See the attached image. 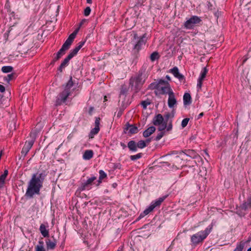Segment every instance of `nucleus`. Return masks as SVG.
<instances>
[{
    "instance_id": "nucleus-1",
    "label": "nucleus",
    "mask_w": 251,
    "mask_h": 251,
    "mask_svg": "<svg viewBox=\"0 0 251 251\" xmlns=\"http://www.w3.org/2000/svg\"><path fill=\"white\" fill-rule=\"evenodd\" d=\"M44 176L42 173L33 174L29 181L25 196L32 198L35 194H39L40 189L43 186Z\"/></svg>"
},
{
    "instance_id": "nucleus-2",
    "label": "nucleus",
    "mask_w": 251,
    "mask_h": 251,
    "mask_svg": "<svg viewBox=\"0 0 251 251\" xmlns=\"http://www.w3.org/2000/svg\"><path fill=\"white\" fill-rule=\"evenodd\" d=\"M79 28L76 29L72 34H71L65 43L63 44L62 48L58 51L56 56L53 59V61L55 62L59 59L62 55L65 54L66 51L68 50L72 45L74 39L75 38Z\"/></svg>"
},
{
    "instance_id": "nucleus-3",
    "label": "nucleus",
    "mask_w": 251,
    "mask_h": 251,
    "mask_svg": "<svg viewBox=\"0 0 251 251\" xmlns=\"http://www.w3.org/2000/svg\"><path fill=\"white\" fill-rule=\"evenodd\" d=\"M150 87L155 89L154 92L156 95H169V93L173 92L169 82L162 79H160L156 84H151Z\"/></svg>"
},
{
    "instance_id": "nucleus-4",
    "label": "nucleus",
    "mask_w": 251,
    "mask_h": 251,
    "mask_svg": "<svg viewBox=\"0 0 251 251\" xmlns=\"http://www.w3.org/2000/svg\"><path fill=\"white\" fill-rule=\"evenodd\" d=\"M73 84L74 83L72 81V77L71 76L69 80L65 86L64 91L58 96L56 101V105H60L63 102H65L66 101L67 98L71 94L70 89L72 87Z\"/></svg>"
},
{
    "instance_id": "nucleus-5",
    "label": "nucleus",
    "mask_w": 251,
    "mask_h": 251,
    "mask_svg": "<svg viewBox=\"0 0 251 251\" xmlns=\"http://www.w3.org/2000/svg\"><path fill=\"white\" fill-rule=\"evenodd\" d=\"M85 42V41L79 42L78 45L70 51L68 56L64 59L58 69L60 72L62 71V69L68 65L69 61L77 54L79 50L84 45Z\"/></svg>"
},
{
    "instance_id": "nucleus-6",
    "label": "nucleus",
    "mask_w": 251,
    "mask_h": 251,
    "mask_svg": "<svg viewBox=\"0 0 251 251\" xmlns=\"http://www.w3.org/2000/svg\"><path fill=\"white\" fill-rule=\"evenodd\" d=\"M208 233L207 232V230L203 231H200L197 233L194 234L191 237L192 242L194 244H198L201 242L204 239H205L207 236Z\"/></svg>"
},
{
    "instance_id": "nucleus-7",
    "label": "nucleus",
    "mask_w": 251,
    "mask_h": 251,
    "mask_svg": "<svg viewBox=\"0 0 251 251\" xmlns=\"http://www.w3.org/2000/svg\"><path fill=\"white\" fill-rule=\"evenodd\" d=\"M201 21L200 18L197 16H193L185 22L184 27L187 29L193 28L196 25L200 23Z\"/></svg>"
},
{
    "instance_id": "nucleus-8",
    "label": "nucleus",
    "mask_w": 251,
    "mask_h": 251,
    "mask_svg": "<svg viewBox=\"0 0 251 251\" xmlns=\"http://www.w3.org/2000/svg\"><path fill=\"white\" fill-rule=\"evenodd\" d=\"M166 198V196H164L161 198H159L158 200L155 201L154 202H152V204L146 210H144V213L145 214H149L151 211H152L153 209L158 206H159L161 203L164 201V200Z\"/></svg>"
},
{
    "instance_id": "nucleus-9",
    "label": "nucleus",
    "mask_w": 251,
    "mask_h": 251,
    "mask_svg": "<svg viewBox=\"0 0 251 251\" xmlns=\"http://www.w3.org/2000/svg\"><path fill=\"white\" fill-rule=\"evenodd\" d=\"M34 142V135H33L32 139L31 140L29 141L28 142H26L25 144L22 149L21 153L22 154H24L25 156L28 152L29 151L30 149L32 147L33 143Z\"/></svg>"
},
{
    "instance_id": "nucleus-10",
    "label": "nucleus",
    "mask_w": 251,
    "mask_h": 251,
    "mask_svg": "<svg viewBox=\"0 0 251 251\" xmlns=\"http://www.w3.org/2000/svg\"><path fill=\"white\" fill-rule=\"evenodd\" d=\"M147 34L145 33L135 44L134 47V50L137 52L139 51L141 49L142 46L145 44L147 42Z\"/></svg>"
},
{
    "instance_id": "nucleus-11",
    "label": "nucleus",
    "mask_w": 251,
    "mask_h": 251,
    "mask_svg": "<svg viewBox=\"0 0 251 251\" xmlns=\"http://www.w3.org/2000/svg\"><path fill=\"white\" fill-rule=\"evenodd\" d=\"M168 104V106L171 108H173L176 104V100L173 92L169 93Z\"/></svg>"
},
{
    "instance_id": "nucleus-12",
    "label": "nucleus",
    "mask_w": 251,
    "mask_h": 251,
    "mask_svg": "<svg viewBox=\"0 0 251 251\" xmlns=\"http://www.w3.org/2000/svg\"><path fill=\"white\" fill-rule=\"evenodd\" d=\"M208 70L206 67L203 68L201 74L200 78L198 79V82L197 84V87L199 89H201L202 86V81L204 78L205 77L206 74L207 73Z\"/></svg>"
},
{
    "instance_id": "nucleus-13",
    "label": "nucleus",
    "mask_w": 251,
    "mask_h": 251,
    "mask_svg": "<svg viewBox=\"0 0 251 251\" xmlns=\"http://www.w3.org/2000/svg\"><path fill=\"white\" fill-rule=\"evenodd\" d=\"M96 179L97 177L96 176H92L88 179V180L82 184V190H84L88 188L89 186L91 185L93 181Z\"/></svg>"
},
{
    "instance_id": "nucleus-14",
    "label": "nucleus",
    "mask_w": 251,
    "mask_h": 251,
    "mask_svg": "<svg viewBox=\"0 0 251 251\" xmlns=\"http://www.w3.org/2000/svg\"><path fill=\"white\" fill-rule=\"evenodd\" d=\"M170 72L172 73L176 77L179 79V80H181L183 79V75L179 73L178 69L176 67H174L173 69H171Z\"/></svg>"
},
{
    "instance_id": "nucleus-15",
    "label": "nucleus",
    "mask_w": 251,
    "mask_h": 251,
    "mask_svg": "<svg viewBox=\"0 0 251 251\" xmlns=\"http://www.w3.org/2000/svg\"><path fill=\"white\" fill-rule=\"evenodd\" d=\"M145 81V77H143V73L139 72L138 75L135 79V83L137 87H139L143 84Z\"/></svg>"
},
{
    "instance_id": "nucleus-16",
    "label": "nucleus",
    "mask_w": 251,
    "mask_h": 251,
    "mask_svg": "<svg viewBox=\"0 0 251 251\" xmlns=\"http://www.w3.org/2000/svg\"><path fill=\"white\" fill-rule=\"evenodd\" d=\"M251 208V195L249 197L247 201H245L241 205V208L243 210H247Z\"/></svg>"
},
{
    "instance_id": "nucleus-17",
    "label": "nucleus",
    "mask_w": 251,
    "mask_h": 251,
    "mask_svg": "<svg viewBox=\"0 0 251 251\" xmlns=\"http://www.w3.org/2000/svg\"><path fill=\"white\" fill-rule=\"evenodd\" d=\"M39 230H40L41 233L43 236V237H49V230L46 229V226L44 224H42L40 225Z\"/></svg>"
},
{
    "instance_id": "nucleus-18",
    "label": "nucleus",
    "mask_w": 251,
    "mask_h": 251,
    "mask_svg": "<svg viewBox=\"0 0 251 251\" xmlns=\"http://www.w3.org/2000/svg\"><path fill=\"white\" fill-rule=\"evenodd\" d=\"M155 131V128L154 126H151L146 129L143 132V136L145 138L149 137Z\"/></svg>"
},
{
    "instance_id": "nucleus-19",
    "label": "nucleus",
    "mask_w": 251,
    "mask_h": 251,
    "mask_svg": "<svg viewBox=\"0 0 251 251\" xmlns=\"http://www.w3.org/2000/svg\"><path fill=\"white\" fill-rule=\"evenodd\" d=\"M163 117L162 115L159 114L154 119L153 124L155 126L160 125L163 123Z\"/></svg>"
},
{
    "instance_id": "nucleus-20",
    "label": "nucleus",
    "mask_w": 251,
    "mask_h": 251,
    "mask_svg": "<svg viewBox=\"0 0 251 251\" xmlns=\"http://www.w3.org/2000/svg\"><path fill=\"white\" fill-rule=\"evenodd\" d=\"M126 129L129 131L130 134H135L138 132V128L133 125H126Z\"/></svg>"
},
{
    "instance_id": "nucleus-21",
    "label": "nucleus",
    "mask_w": 251,
    "mask_h": 251,
    "mask_svg": "<svg viewBox=\"0 0 251 251\" xmlns=\"http://www.w3.org/2000/svg\"><path fill=\"white\" fill-rule=\"evenodd\" d=\"M8 172L7 170H4L2 175L0 176V188L3 187L5 183V180L8 175Z\"/></svg>"
},
{
    "instance_id": "nucleus-22",
    "label": "nucleus",
    "mask_w": 251,
    "mask_h": 251,
    "mask_svg": "<svg viewBox=\"0 0 251 251\" xmlns=\"http://www.w3.org/2000/svg\"><path fill=\"white\" fill-rule=\"evenodd\" d=\"M93 151L92 150H86L83 155V158L85 160H89L93 157Z\"/></svg>"
},
{
    "instance_id": "nucleus-23",
    "label": "nucleus",
    "mask_w": 251,
    "mask_h": 251,
    "mask_svg": "<svg viewBox=\"0 0 251 251\" xmlns=\"http://www.w3.org/2000/svg\"><path fill=\"white\" fill-rule=\"evenodd\" d=\"M47 248L48 250H53L56 245V242H52L50 240L46 241Z\"/></svg>"
},
{
    "instance_id": "nucleus-24",
    "label": "nucleus",
    "mask_w": 251,
    "mask_h": 251,
    "mask_svg": "<svg viewBox=\"0 0 251 251\" xmlns=\"http://www.w3.org/2000/svg\"><path fill=\"white\" fill-rule=\"evenodd\" d=\"M191 102V97L189 93H185L183 96V102L184 105L189 104Z\"/></svg>"
},
{
    "instance_id": "nucleus-25",
    "label": "nucleus",
    "mask_w": 251,
    "mask_h": 251,
    "mask_svg": "<svg viewBox=\"0 0 251 251\" xmlns=\"http://www.w3.org/2000/svg\"><path fill=\"white\" fill-rule=\"evenodd\" d=\"M127 146L129 150L132 151H136L137 146L135 142L134 141H130L128 142Z\"/></svg>"
},
{
    "instance_id": "nucleus-26",
    "label": "nucleus",
    "mask_w": 251,
    "mask_h": 251,
    "mask_svg": "<svg viewBox=\"0 0 251 251\" xmlns=\"http://www.w3.org/2000/svg\"><path fill=\"white\" fill-rule=\"evenodd\" d=\"M99 174H100V176H99V178L98 183L97 185V186H99L100 185V183H101L102 180L104 178H106L107 177V175L102 170H100L99 171Z\"/></svg>"
},
{
    "instance_id": "nucleus-27",
    "label": "nucleus",
    "mask_w": 251,
    "mask_h": 251,
    "mask_svg": "<svg viewBox=\"0 0 251 251\" xmlns=\"http://www.w3.org/2000/svg\"><path fill=\"white\" fill-rule=\"evenodd\" d=\"M35 251H46L44 247V242L42 240L39 241V244L35 247Z\"/></svg>"
},
{
    "instance_id": "nucleus-28",
    "label": "nucleus",
    "mask_w": 251,
    "mask_h": 251,
    "mask_svg": "<svg viewBox=\"0 0 251 251\" xmlns=\"http://www.w3.org/2000/svg\"><path fill=\"white\" fill-rule=\"evenodd\" d=\"M100 131V128H98V127H95L94 128H93L90 134H89V138H93L94 136L97 134L98 133V132H99Z\"/></svg>"
},
{
    "instance_id": "nucleus-29",
    "label": "nucleus",
    "mask_w": 251,
    "mask_h": 251,
    "mask_svg": "<svg viewBox=\"0 0 251 251\" xmlns=\"http://www.w3.org/2000/svg\"><path fill=\"white\" fill-rule=\"evenodd\" d=\"M13 70V68L12 66H3L1 68V71L4 73H8L11 72Z\"/></svg>"
},
{
    "instance_id": "nucleus-30",
    "label": "nucleus",
    "mask_w": 251,
    "mask_h": 251,
    "mask_svg": "<svg viewBox=\"0 0 251 251\" xmlns=\"http://www.w3.org/2000/svg\"><path fill=\"white\" fill-rule=\"evenodd\" d=\"M159 58V55L158 52H153L151 54L150 58L151 61H154L155 60L158 59Z\"/></svg>"
},
{
    "instance_id": "nucleus-31",
    "label": "nucleus",
    "mask_w": 251,
    "mask_h": 251,
    "mask_svg": "<svg viewBox=\"0 0 251 251\" xmlns=\"http://www.w3.org/2000/svg\"><path fill=\"white\" fill-rule=\"evenodd\" d=\"M158 126H159L158 128V130H159L160 131H164V130L167 127V123L164 122L162 124H161L160 125H159Z\"/></svg>"
},
{
    "instance_id": "nucleus-32",
    "label": "nucleus",
    "mask_w": 251,
    "mask_h": 251,
    "mask_svg": "<svg viewBox=\"0 0 251 251\" xmlns=\"http://www.w3.org/2000/svg\"><path fill=\"white\" fill-rule=\"evenodd\" d=\"M137 146L139 148L143 149L147 146V144L144 141L141 140L138 142Z\"/></svg>"
},
{
    "instance_id": "nucleus-33",
    "label": "nucleus",
    "mask_w": 251,
    "mask_h": 251,
    "mask_svg": "<svg viewBox=\"0 0 251 251\" xmlns=\"http://www.w3.org/2000/svg\"><path fill=\"white\" fill-rule=\"evenodd\" d=\"M141 156H142V153H138V154H137L136 155H131L130 156V159L132 160H137V159H139L140 158H141Z\"/></svg>"
},
{
    "instance_id": "nucleus-34",
    "label": "nucleus",
    "mask_w": 251,
    "mask_h": 251,
    "mask_svg": "<svg viewBox=\"0 0 251 251\" xmlns=\"http://www.w3.org/2000/svg\"><path fill=\"white\" fill-rule=\"evenodd\" d=\"M15 74H11L7 75V76L5 78V80L7 81V82H9V81L11 80L14 78Z\"/></svg>"
},
{
    "instance_id": "nucleus-35",
    "label": "nucleus",
    "mask_w": 251,
    "mask_h": 251,
    "mask_svg": "<svg viewBox=\"0 0 251 251\" xmlns=\"http://www.w3.org/2000/svg\"><path fill=\"white\" fill-rule=\"evenodd\" d=\"M244 244L240 243V244L237 246L236 249L234 250V251H242L244 248Z\"/></svg>"
},
{
    "instance_id": "nucleus-36",
    "label": "nucleus",
    "mask_w": 251,
    "mask_h": 251,
    "mask_svg": "<svg viewBox=\"0 0 251 251\" xmlns=\"http://www.w3.org/2000/svg\"><path fill=\"white\" fill-rule=\"evenodd\" d=\"M189 121V118H185L182 120L181 123V126L183 128L185 127L187 125Z\"/></svg>"
},
{
    "instance_id": "nucleus-37",
    "label": "nucleus",
    "mask_w": 251,
    "mask_h": 251,
    "mask_svg": "<svg viewBox=\"0 0 251 251\" xmlns=\"http://www.w3.org/2000/svg\"><path fill=\"white\" fill-rule=\"evenodd\" d=\"M141 104L144 109H146L147 106L150 104V102L147 100L142 101L141 102Z\"/></svg>"
},
{
    "instance_id": "nucleus-38",
    "label": "nucleus",
    "mask_w": 251,
    "mask_h": 251,
    "mask_svg": "<svg viewBox=\"0 0 251 251\" xmlns=\"http://www.w3.org/2000/svg\"><path fill=\"white\" fill-rule=\"evenodd\" d=\"M90 12L91 8H90V7H87L84 10V14L85 16H88L90 15Z\"/></svg>"
},
{
    "instance_id": "nucleus-39",
    "label": "nucleus",
    "mask_w": 251,
    "mask_h": 251,
    "mask_svg": "<svg viewBox=\"0 0 251 251\" xmlns=\"http://www.w3.org/2000/svg\"><path fill=\"white\" fill-rule=\"evenodd\" d=\"M164 133H165L164 131H161L156 136V137L155 138V140L156 141L159 140L164 136Z\"/></svg>"
},
{
    "instance_id": "nucleus-40",
    "label": "nucleus",
    "mask_w": 251,
    "mask_h": 251,
    "mask_svg": "<svg viewBox=\"0 0 251 251\" xmlns=\"http://www.w3.org/2000/svg\"><path fill=\"white\" fill-rule=\"evenodd\" d=\"M100 119L99 117H98L96 119L95 122V127L100 128Z\"/></svg>"
},
{
    "instance_id": "nucleus-41",
    "label": "nucleus",
    "mask_w": 251,
    "mask_h": 251,
    "mask_svg": "<svg viewBox=\"0 0 251 251\" xmlns=\"http://www.w3.org/2000/svg\"><path fill=\"white\" fill-rule=\"evenodd\" d=\"M172 121H170L169 123L168 126L166 128H167V131H170L172 129Z\"/></svg>"
},
{
    "instance_id": "nucleus-42",
    "label": "nucleus",
    "mask_w": 251,
    "mask_h": 251,
    "mask_svg": "<svg viewBox=\"0 0 251 251\" xmlns=\"http://www.w3.org/2000/svg\"><path fill=\"white\" fill-rule=\"evenodd\" d=\"M86 22H87V20L86 19L82 20V21L79 23V27L77 29H78V28L79 29L80 27L81 26Z\"/></svg>"
},
{
    "instance_id": "nucleus-43",
    "label": "nucleus",
    "mask_w": 251,
    "mask_h": 251,
    "mask_svg": "<svg viewBox=\"0 0 251 251\" xmlns=\"http://www.w3.org/2000/svg\"><path fill=\"white\" fill-rule=\"evenodd\" d=\"M5 87L2 85L0 84V92L3 93L5 91Z\"/></svg>"
},
{
    "instance_id": "nucleus-44",
    "label": "nucleus",
    "mask_w": 251,
    "mask_h": 251,
    "mask_svg": "<svg viewBox=\"0 0 251 251\" xmlns=\"http://www.w3.org/2000/svg\"><path fill=\"white\" fill-rule=\"evenodd\" d=\"M147 214H145V213H144V211L143 213H141V214H140V215L139 217H138V219H141V218H142L144 217L145 215H147Z\"/></svg>"
},
{
    "instance_id": "nucleus-45",
    "label": "nucleus",
    "mask_w": 251,
    "mask_h": 251,
    "mask_svg": "<svg viewBox=\"0 0 251 251\" xmlns=\"http://www.w3.org/2000/svg\"><path fill=\"white\" fill-rule=\"evenodd\" d=\"M171 117V114L170 113H167L165 115V117L166 120H168Z\"/></svg>"
},
{
    "instance_id": "nucleus-46",
    "label": "nucleus",
    "mask_w": 251,
    "mask_h": 251,
    "mask_svg": "<svg viewBox=\"0 0 251 251\" xmlns=\"http://www.w3.org/2000/svg\"><path fill=\"white\" fill-rule=\"evenodd\" d=\"M145 142H146V144L147 143L148 144L151 142V139H148Z\"/></svg>"
},
{
    "instance_id": "nucleus-47",
    "label": "nucleus",
    "mask_w": 251,
    "mask_h": 251,
    "mask_svg": "<svg viewBox=\"0 0 251 251\" xmlns=\"http://www.w3.org/2000/svg\"><path fill=\"white\" fill-rule=\"evenodd\" d=\"M203 115V113L202 112V113H201L199 115V117L198 118H201L202 116Z\"/></svg>"
},
{
    "instance_id": "nucleus-48",
    "label": "nucleus",
    "mask_w": 251,
    "mask_h": 251,
    "mask_svg": "<svg viewBox=\"0 0 251 251\" xmlns=\"http://www.w3.org/2000/svg\"><path fill=\"white\" fill-rule=\"evenodd\" d=\"M166 78L168 80H171V78L169 76V75H166Z\"/></svg>"
},
{
    "instance_id": "nucleus-49",
    "label": "nucleus",
    "mask_w": 251,
    "mask_h": 251,
    "mask_svg": "<svg viewBox=\"0 0 251 251\" xmlns=\"http://www.w3.org/2000/svg\"><path fill=\"white\" fill-rule=\"evenodd\" d=\"M87 2L88 3H92V0H86Z\"/></svg>"
},
{
    "instance_id": "nucleus-50",
    "label": "nucleus",
    "mask_w": 251,
    "mask_h": 251,
    "mask_svg": "<svg viewBox=\"0 0 251 251\" xmlns=\"http://www.w3.org/2000/svg\"><path fill=\"white\" fill-rule=\"evenodd\" d=\"M248 251H251V247L248 250Z\"/></svg>"
},
{
    "instance_id": "nucleus-51",
    "label": "nucleus",
    "mask_w": 251,
    "mask_h": 251,
    "mask_svg": "<svg viewBox=\"0 0 251 251\" xmlns=\"http://www.w3.org/2000/svg\"><path fill=\"white\" fill-rule=\"evenodd\" d=\"M104 100H106V96L104 97Z\"/></svg>"
},
{
    "instance_id": "nucleus-52",
    "label": "nucleus",
    "mask_w": 251,
    "mask_h": 251,
    "mask_svg": "<svg viewBox=\"0 0 251 251\" xmlns=\"http://www.w3.org/2000/svg\"><path fill=\"white\" fill-rule=\"evenodd\" d=\"M118 116H120V113H118Z\"/></svg>"
}]
</instances>
